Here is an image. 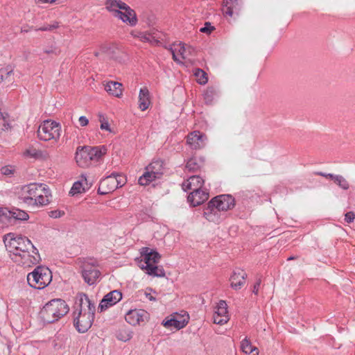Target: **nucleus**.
Instances as JSON below:
<instances>
[{
	"instance_id": "1",
	"label": "nucleus",
	"mask_w": 355,
	"mask_h": 355,
	"mask_svg": "<svg viewBox=\"0 0 355 355\" xmlns=\"http://www.w3.org/2000/svg\"><path fill=\"white\" fill-rule=\"evenodd\" d=\"M18 198L28 205L43 206L50 202L51 192L44 184L31 183L20 187Z\"/></svg>"
},
{
	"instance_id": "2",
	"label": "nucleus",
	"mask_w": 355,
	"mask_h": 355,
	"mask_svg": "<svg viewBox=\"0 0 355 355\" xmlns=\"http://www.w3.org/2000/svg\"><path fill=\"white\" fill-rule=\"evenodd\" d=\"M235 206L234 198L231 195H220L212 198L204 211V216L210 222L219 223L220 212L232 209Z\"/></svg>"
},
{
	"instance_id": "3",
	"label": "nucleus",
	"mask_w": 355,
	"mask_h": 355,
	"mask_svg": "<svg viewBox=\"0 0 355 355\" xmlns=\"http://www.w3.org/2000/svg\"><path fill=\"white\" fill-rule=\"evenodd\" d=\"M69 311L65 301L54 299L45 304L40 311V317L44 322L53 323L65 315Z\"/></svg>"
},
{
	"instance_id": "4",
	"label": "nucleus",
	"mask_w": 355,
	"mask_h": 355,
	"mask_svg": "<svg viewBox=\"0 0 355 355\" xmlns=\"http://www.w3.org/2000/svg\"><path fill=\"white\" fill-rule=\"evenodd\" d=\"M3 241L8 252L18 257L25 250L33 249V244L26 236L15 233H8L3 236Z\"/></svg>"
},
{
	"instance_id": "5",
	"label": "nucleus",
	"mask_w": 355,
	"mask_h": 355,
	"mask_svg": "<svg viewBox=\"0 0 355 355\" xmlns=\"http://www.w3.org/2000/svg\"><path fill=\"white\" fill-rule=\"evenodd\" d=\"M52 280L51 271L46 267L37 266L27 275V282L30 286L42 289L47 286Z\"/></svg>"
},
{
	"instance_id": "6",
	"label": "nucleus",
	"mask_w": 355,
	"mask_h": 355,
	"mask_svg": "<svg viewBox=\"0 0 355 355\" xmlns=\"http://www.w3.org/2000/svg\"><path fill=\"white\" fill-rule=\"evenodd\" d=\"M61 127L54 121H44L37 130V137L45 141L53 139L58 141L60 137Z\"/></svg>"
},
{
	"instance_id": "7",
	"label": "nucleus",
	"mask_w": 355,
	"mask_h": 355,
	"mask_svg": "<svg viewBox=\"0 0 355 355\" xmlns=\"http://www.w3.org/2000/svg\"><path fill=\"white\" fill-rule=\"evenodd\" d=\"M81 275L85 283L92 286L99 279L101 272L98 269V263L96 260L88 259L81 262Z\"/></svg>"
},
{
	"instance_id": "8",
	"label": "nucleus",
	"mask_w": 355,
	"mask_h": 355,
	"mask_svg": "<svg viewBox=\"0 0 355 355\" xmlns=\"http://www.w3.org/2000/svg\"><path fill=\"white\" fill-rule=\"evenodd\" d=\"M95 313H81L79 315L77 311H73V324L76 329L81 333L86 332L92 325Z\"/></svg>"
},
{
	"instance_id": "9",
	"label": "nucleus",
	"mask_w": 355,
	"mask_h": 355,
	"mask_svg": "<svg viewBox=\"0 0 355 355\" xmlns=\"http://www.w3.org/2000/svg\"><path fill=\"white\" fill-rule=\"evenodd\" d=\"M76 306L75 311H77L79 315H81V313H87L88 311L95 313L96 311L94 303L90 300L87 294L83 293L77 295Z\"/></svg>"
},
{
	"instance_id": "10",
	"label": "nucleus",
	"mask_w": 355,
	"mask_h": 355,
	"mask_svg": "<svg viewBox=\"0 0 355 355\" xmlns=\"http://www.w3.org/2000/svg\"><path fill=\"white\" fill-rule=\"evenodd\" d=\"M21 264L25 267H31L39 263L41 260L38 250L33 245V249L25 250L18 256Z\"/></svg>"
},
{
	"instance_id": "11",
	"label": "nucleus",
	"mask_w": 355,
	"mask_h": 355,
	"mask_svg": "<svg viewBox=\"0 0 355 355\" xmlns=\"http://www.w3.org/2000/svg\"><path fill=\"white\" fill-rule=\"evenodd\" d=\"M149 314L147 311L144 309H135L129 311L125 316V319L128 323L131 325H140L145 323L148 320Z\"/></svg>"
},
{
	"instance_id": "12",
	"label": "nucleus",
	"mask_w": 355,
	"mask_h": 355,
	"mask_svg": "<svg viewBox=\"0 0 355 355\" xmlns=\"http://www.w3.org/2000/svg\"><path fill=\"white\" fill-rule=\"evenodd\" d=\"M121 299L122 293L118 290H114L103 297L98 305V309L102 312L116 304Z\"/></svg>"
},
{
	"instance_id": "13",
	"label": "nucleus",
	"mask_w": 355,
	"mask_h": 355,
	"mask_svg": "<svg viewBox=\"0 0 355 355\" xmlns=\"http://www.w3.org/2000/svg\"><path fill=\"white\" fill-rule=\"evenodd\" d=\"M143 258L139 262V266L142 269V265H155L159 263L161 255L155 250H150L148 248H143L141 252Z\"/></svg>"
},
{
	"instance_id": "14",
	"label": "nucleus",
	"mask_w": 355,
	"mask_h": 355,
	"mask_svg": "<svg viewBox=\"0 0 355 355\" xmlns=\"http://www.w3.org/2000/svg\"><path fill=\"white\" fill-rule=\"evenodd\" d=\"M207 136L200 131H193L187 136L188 145L195 150L202 148L206 145Z\"/></svg>"
},
{
	"instance_id": "15",
	"label": "nucleus",
	"mask_w": 355,
	"mask_h": 355,
	"mask_svg": "<svg viewBox=\"0 0 355 355\" xmlns=\"http://www.w3.org/2000/svg\"><path fill=\"white\" fill-rule=\"evenodd\" d=\"M114 179V174L107 175L105 178L103 179L99 184L98 193L101 195H105L112 192L117 189V184Z\"/></svg>"
},
{
	"instance_id": "16",
	"label": "nucleus",
	"mask_w": 355,
	"mask_h": 355,
	"mask_svg": "<svg viewBox=\"0 0 355 355\" xmlns=\"http://www.w3.org/2000/svg\"><path fill=\"white\" fill-rule=\"evenodd\" d=\"M126 7L127 9H122L116 12L114 17L133 26L137 21L136 13L129 6L127 5Z\"/></svg>"
},
{
	"instance_id": "17",
	"label": "nucleus",
	"mask_w": 355,
	"mask_h": 355,
	"mask_svg": "<svg viewBox=\"0 0 355 355\" xmlns=\"http://www.w3.org/2000/svg\"><path fill=\"white\" fill-rule=\"evenodd\" d=\"M247 277L246 272L240 268L234 270L230 277L231 286L235 290L240 289L245 284Z\"/></svg>"
},
{
	"instance_id": "18",
	"label": "nucleus",
	"mask_w": 355,
	"mask_h": 355,
	"mask_svg": "<svg viewBox=\"0 0 355 355\" xmlns=\"http://www.w3.org/2000/svg\"><path fill=\"white\" fill-rule=\"evenodd\" d=\"M204 184V180L198 175L191 176L187 181L182 183V189L185 191L192 190V191H200Z\"/></svg>"
},
{
	"instance_id": "19",
	"label": "nucleus",
	"mask_w": 355,
	"mask_h": 355,
	"mask_svg": "<svg viewBox=\"0 0 355 355\" xmlns=\"http://www.w3.org/2000/svg\"><path fill=\"white\" fill-rule=\"evenodd\" d=\"M86 149H85L84 146H78L76 149L75 159L77 164L82 168L89 167L92 162L89 159V156L87 153Z\"/></svg>"
},
{
	"instance_id": "20",
	"label": "nucleus",
	"mask_w": 355,
	"mask_h": 355,
	"mask_svg": "<svg viewBox=\"0 0 355 355\" xmlns=\"http://www.w3.org/2000/svg\"><path fill=\"white\" fill-rule=\"evenodd\" d=\"M208 198L209 193L206 191L200 190L191 192L187 199L193 207H196L205 202Z\"/></svg>"
},
{
	"instance_id": "21",
	"label": "nucleus",
	"mask_w": 355,
	"mask_h": 355,
	"mask_svg": "<svg viewBox=\"0 0 355 355\" xmlns=\"http://www.w3.org/2000/svg\"><path fill=\"white\" fill-rule=\"evenodd\" d=\"M85 149L87 150V153L88 155L90 157L89 159L91 162H98L101 157L106 153L107 148L105 146H85Z\"/></svg>"
},
{
	"instance_id": "22",
	"label": "nucleus",
	"mask_w": 355,
	"mask_h": 355,
	"mask_svg": "<svg viewBox=\"0 0 355 355\" xmlns=\"http://www.w3.org/2000/svg\"><path fill=\"white\" fill-rule=\"evenodd\" d=\"M105 5L106 9L112 12L114 17L116 12L122 9H127V4L121 0H105Z\"/></svg>"
},
{
	"instance_id": "23",
	"label": "nucleus",
	"mask_w": 355,
	"mask_h": 355,
	"mask_svg": "<svg viewBox=\"0 0 355 355\" xmlns=\"http://www.w3.org/2000/svg\"><path fill=\"white\" fill-rule=\"evenodd\" d=\"M150 94L147 87L141 88L139 94V107L141 110H146L150 105Z\"/></svg>"
},
{
	"instance_id": "24",
	"label": "nucleus",
	"mask_w": 355,
	"mask_h": 355,
	"mask_svg": "<svg viewBox=\"0 0 355 355\" xmlns=\"http://www.w3.org/2000/svg\"><path fill=\"white\" fill-rule=\"evenodd\" d=\"M122 87V84L119 82L110 81L105 85V89L114 96L121 97L123 92Z\"/></svg>"
},
{
	"instance_id": "25",
	"label": "nucleus",
	"mask_w": 355,
	"mask_h": 355,
	"mask_svg": "<svg viewBox=\"0 0 355 355\" xmlns=\"http://www.w3.org/2000/svg\"><path fill=\"white\" fill-rule=\"evenodd\" d=\"M14 81V71L11 66L0 69V83H10Z\"/></svg>"
},
{
	"instance_id": "26",
	"label": "nucleus",
	"mask_w": 355,
	"mask_h": 355,
	"mask_svg": "<svg viewBox=\"0 0 355 355\" xmlns=\"http://www.w3.org/2000/svg\"><path fill=\"white\" fill-rule=\"evenodd\" d=\"M139 37L142 42H149L152 45H158L160 43L159 33L157 32L141 33Z\"/></svg>"
},
{
	"instance_id": "27",
	"label": "nucleus",
	"mask_w": 355,
	"mask_h": 355,
	"mask_svg": "<svg viewBox=\"0 0 355 355\" xmlns=\"http://www.w3.org/2000/svg\"><path fill=\"white\" fill-rule=\"evenodd\" d=\"M142 270H146V273L157 277H165V271L162 267H159L155 265H142Z\"/></svg>"
},
{
	"instance_id": "28",
	"label": "nucleus",
	"mask_w": 355,
	"mask_h": 355,
	"mask_svg": "<svg viewBox=\"0 0 355 355\" xmlns=\"http://www.w3.org/2000/svg\"><path fill=\"white\" fill-rule=\"evenodd\" d=\"M146 170H148L153 174H155L157 178H159L163 174L164 167L163 162L162 160L153 161L148 166Z\"/></svg>"
},
{
	"instance_id": "29",
	"label": "nucleus",
	"mask_w": 355,
	"mask_h": 355,
	"mask_svg": "<svg viewBox=\"0 0 355 355\" xmlns=\"http://www.w3.org/2000/svg\"><path fill=\"white\" fill-rule=\"evenodd\" d=\"M189 322V315H187V318L182 320H178L177 318H171L166 320L163 323L166 327H173L177 329H180L184 327Z\"/></svg>"
},
{
	"instance_id": "30",
	"label": "nucleus",
	"mask_w": 355,
	"mask_h": 355,
	"mask_svg": "<svg viewBox=\"0 0 355 355\" xmlns=\"http://www.w3.org/2000/svg\"><path fill=\"white\" fill-rule=\"evenodd\" d=\"M241 348L242 351L247 354L257 355L259 349L257 347L252 346L251 342L248 338H245L241 343Z\"/></svg>"
},
{
	"instance_id": "31",
	"label": "nucleus",
	"mask_w": 355,
	"mask_h": 355,
	"mask_svg": "<svg viewBox=\"0 0 355 355\" xmlns=\"http://www.w3.org/2000/svg\"><path fill=\"white\" fill-rule=\"evenodd\" d=\"M217 94L218 91L214 87H208L203 94L205 103L207 105H211Z\"/></svg>"
},
{
	"instance_id": "32",
	"label": "nucleus",
	"mask_w": 355,
	"mask_h": 355,
	"mask_svg": "<svg viewBox=\"0 0 355 355\" xmlns=\"http://www.w3.org/2000/svg\"><path fill=\"white\" fill-rule=\"evenodd\" d=\"M8 217L19 220H26L29 218L28 214L26 211L17 209H12L8 211Z\"/></svg>"
},
{
	"instance_id": "33",
	"label": "nucleus",
	"mask_w": 355,
	"mask_h": 355,
	"mask_svg": "<svg viewBox=\"0 0 355 355\" xmlns=\"http://www.w3.org/2000/svg\"><path fill=\"white\" fill-rule=\"evenodd\" d=\"M155 179H158L155 174L150 171L146 170V172L139 178L138 182L140 185H148Z\"/></svg>"
},
{
	"instance_id": "34",
	"label": "nucleus",
	"mask_w": 355,
	"mask_h": 355,
	"mask_svg": "<svg viewBox=\"0 0 355 355\" xmlns=\"http://www.w3.org/2000/svg\"><path fill=\"white\" fill-rule=\"evenodd\" d=\"M116 337L118 340H121L123 342H126L130 340L132 337V332L130 331L126 328L119 329L116 332Z\"/></svg>"
},
{
	"instance_id": "35",
	"label": "nucleus",
	"mask_w": 355,
	"mask_h": 355,
	"mask_svg": "<svg viewBox=\"0 0 355 355\" xmlns=\"http://www.w3.org/2000/svg\"><path fill=\"white\" fill-rule=\"evenodd\" d=\"M216 309V310L215 311L214 313L217 314L219 316H222L223 318H224V317L229 318L228 314H227L228 313L227 305V303L225 302V301L220 300L218 302Z\"/></svg>"
},
{
	"instance_id": "36",
	"label": "nucleus",
	"mask_w": 355,
	"mask_h": 355,
	"mask_svg": "<svg viewBox=\"0 0 355 355\" xmlns=\"http://www.w3.org/2000/svg\"><path fill=\"white\" fill-rule=\"evenodd\" d=\"M334 182L341 189L347 190L349 188V184L347 180L342 175H336Z\"/></svg>"
},
{
	"instance_id": "37",
	"label": "nucleus",
	"mask_w": 355,
	"mask_h": 355,
	"mask_svg": "<svg viewBox=\"0 0 355 355\" xmlns=\"http://www.w3.org/2000/svg\"><path fill=\"white\" fill-rule=\"evenodd\" d=\"M194 75L197 78V82L199 84L205 85L207 83V73L203 70L200 69H196Z\"/></svg>"
},
{
	"instance_id": "38",
	"label": "nucleus",
	"mask_w": 355,
	"mask_h": 355,
	"mask_svg": "<svg viewBox=\"0 0 355 355\" xmlns=\"http://www.w3.org/2000/svg\"><path fill=\"white\" fill-rule=\"evenodd\" d=\"M8 118L9 116L7 113L2 112L0 110V126L2 130H7L10 128Z\"/></svg>"
},
{
	"instance_id": "39",
	"label": "nucleus",
	"mask_w": 355,
	"mask_h": 355,
	"mask_svg": "<svg viewBox=\"0 0 355 355\" xmlns=\"http://www.w3.org/2000/svg\"><path fill=\"white\" fill-rule=\"evenodd\" d=\"M186 168L188 171L194 172L200 168V164L197 159L194 157L189 159L186 164Z\"/></svg>"
},
{
	"instance_id": "40",
	"label": "nucleus",
	"mask_w": 355,
	"mask_h": 355,
	"mask_svg": "<svg viewBox=\"0 0 355 355\" xmlns=\"http://www.w3.org/2000/svg\"><path fill=\"white\" fill-rule=\"evenodd\" d=\"M25 154L35 159L43 158V152L34 148H28Z\"/></svg>"
},
{
	"instance_id": "41",
	"label": "nucleus",
	"mask_w": 355,
	"mask_h": 355,
	"mask_svg": "<svg viewBox=\"0 0 355 355\" xmlns=\"http://www.w3.org/2000/svg\"><path fill=\"white\" fill-rule=\"evenodd\" d=\"M85 191V189L83 187L82 182L80 181H78V182H76L73 184L69 193L72 196H74L75 194H77V193H81L82 192H83Z\"/></svg>"
},
{
	"instance_id": "42",
	"label": "nucleus",
	"mask_w": 355,
	"mask_h": 355,
	"mask_svg": "<svg viewBox=\"0 0 355 355\" xmlns=\"http://www.w3.org/2000/svg\"><path fill=\"white\" fill-rule=\"evenodd\" d=\"M223 3L231 5L235 12H238L241 7V0H223Z\"/></svg>"
},
{
	"instance_id": "43",
	"label": "nucleus",
	"mask_w": 355,
	"mask_h": 355,
	"mask_svg": "<svg viewBox=\"0 0 355 355\" xmlns=\"http://www.w3.org/2000/svg\"><path fill=\"white\" fill-rule=\"evenodd\" d=\"M101 49L102 52L108 54L112 58H114V54L115 53V51L117 50L116 47L108 45L102 46Z\"/></svg>"
},
{
	"instance_id": "44",
	"label": "nucleus",
	"mask_w": 355,
	"mask_h": 355,
	"mask_svg": "<svg viewBox=\"0 0 355 355\" xmlns=\"http://www.w3.org/2000/svg\"><path fill=\"white\" fill-rule=\"evenodd\" d=\"M114 174V179L116 180V183L117 184V188L121 187L125 182V178L119 173H112Z\"/></svg>"
},
{
	"instance_id": "45",
	"label": "nucleus",
	"mask_w": 355,
	"mask_h": 355,
	"mask_svg": "<svg viewBox=\"0 0 355 355\" xmlns=\"http://www.w3.org/2000/svg\"><path fill=\"white\" fill-rule=\"evenodd\" d=\"M213 320H214V322L215 324H223L227 322V321L229 320V318H227V317L223 318L222 316H219L217 314L214 313V316H213Z\"/></svg>"
},
{
	"instance_id": "46",
	"label": "nucleus",
	"mask_w": 355,
	"mask_h": 355,
	"mask_svg": "<svg viewBox=\"0 0 355 355\" xmlns=\"http://www.w3.org/2000/svg\"><path fill=\"white\" fill-rule=\"evenodd\" d=\"M223 12L224 15L232 17L235 10L232 8L231 5L230 6V4L223 3Z\"/></svg>"
},
{
	"instance_id": "47",
	"label": "nucleus",
	"mask_w": 355,
	"mask_h": 355,
	"mask_svg": "<svg viewBox=\"0 0 355 355\" xmlns=\"http://www.w3.org/2000/svg\"><path fill=\"white\" fill-rule=\"evenodd\" d=\"M178 55L182 58V59H186L187 58V49H186L184 44H180L178 45Z\"/></svg>"
},
{
	"instance_id": "48",
	"label": "nucleus",
	"mask_w": 355,
	"mask_h": 355,
	"mask_svg": "<svg viewBox=\"0 0 355 355\" xmlns=\"http://www.w3.org/2000/svg\"><path fill=\"white\" fill-rule=\"evenodd\" d=\"M1 172L4 175H10L13 174L14 169L12 168V166H5L1 168Z\"/></svg>"
},
{
	"instance_id": "49",
	"label": "nucleus",
	"mask_w": 355,
	"mask_h": 355,
	"mask_svg": "<svg viewBox=\"0 0 355 355\" xmlns=\"http://www.w3.org/2000/svg\"><path fill=\"white\" fill-rule=\"evenodd\" d=\"M214 29V27L212 26L209 22H206L205 26L201 28L200 31L202 33H210Z\"/></svg>"
},
{
	"instance_id": "50",
	"label": "nucleus",
	"mask_w": 355,
	"mask_h": 355,
	"mask_svg": "<svg viewBox=\"0 0 355 355\" xmlns=\"http://www.w3.org/2000/svg\"><path fill=\"white\" fill-rule=\"evenodd\" d=\"M354 218H355V214L353 211H349V212L346 213L345 215V220L347 223H350L353 222V220H354Z\"/></svg>"
},
{
	"instance_id": "51",
	"label": "nucleus",
	"mask_w": 355,
	"mask_h": 355,
	"mask_svg": "<svg viewBox=\"0 0 355 355\" xmlns=\"http://www.w3.org/2000/svg\"><path fill=\"white\" fill-rule=\"evenodd\" d=\"M64 214V212L63 211H61L60 210H55V211H51L50 213H49V216L51 217V218H60L61 216H62Z\"/></svg>"
},
{
	"instance_id": "52",
	"label": "nucleus",
	"mask_w": 355,
	"mask_h": 355,
	"mask_svg": "<svg viewBox=\"0 0 355 355\" xmlns=\"http://www.w3.org/2000/svg\"><path fill=\"white\" fill-rule=\"evenodd\" d=\"M8 211H10L7 209L0 207V221L3 220L4 216L8 217Z\"/></svg>"
},
{
	"instance_id": "53",
	"label": "nucleus",
	"mask_w": 355,
	"mask_h": 355,
	"mask_svg": "<svg viewBox=\"0 0 355 355\" xmlns=\"http://www.w3.org/2000/svg\"><path fill=\"white\" fill-rule=\"evenodd\" d=\"M316 174L318 175L327 178H329V179H331L332 180H334L335 176H336V175H334L332 173H323V172H318V173H316Z\"/></svg>"
},
{
	"instance_id": "54",
	"label": "nucleus",
	"mask_w": 355,
	"mask_h": 355,
	"mask_svg": "<svg viewBox=\"0 0 355 355\" xmlns=\"http://www.w3.org/2000/svg\"><path fill=\"white\" fill-rule=\"evenodd\" d=\"M79 122L81 126H86L89 123V120L85 116H81L79 117Z\"/></svg>"
},
{
	"instance_id": "55",
	"label": "nucleus",
	"mask_w": 355,
	"mask_h": 355,
	"mask_svg": "<svg viewBox=\"0 0 355 355\" xmlns=\"http://www.w3.org/2000/svg\"><path fill=\"white\" fill-rule=\"evenodd\" d=\"M101 128L102 130H105L109 132H111V129L110 128V125L107 121H102L101 124Z\"/></svg>"
},
{
	"instance_id": "56",
	"label": "nucleus",
	"mask_w": 355,
	"mask_h": 355,
	"mask_svg": "<svg viewBox=\"0 0 355 355\" xmlns=\"http://www.w3.org/2000/svg\"><path fill=\"white\" fill-rule=\"evenodd\" d=\"M177 50L178 49L176 48H175L174 49H171L173 60L178 62H180V59L178 58V55L176 54Z\"/></svg>"
},
{
	"instance_id": "57",
	"label": "nucleus",
	"mask_w": 355,
	"mask_h": 355,
	"mask_svg": "<svg viewBox=\"0 0 355 355\" xmlns=\"http://www.w3.org/2000/svg\"><path fill=\"white\" fill-rule=\"evenodd\" d=\"M260 284H261V280H260V279H259V280L255 283V284L254 285L252 292H253L255 295H257V294L258 293L259 288Z\"/></svg>"
},
{
	"instance_id": "58",
	"label": "nucleus",
	"mask_w": 355,
	"mask_h": 355,
	"mask_svg": "<svg viewBox=\"0 0 355 355\" xmlns=\"http://www.w3.org/2000/svg\"><path fill=\"white\" fill-rule=\"evenodd\" d=\"M37 30L42 31H51V28H49V25L42 26Z\"/></svg>"
},
{
	"instance_id": "59",
	"label": "nucleus",
	"mask_w": 355,
	"mask_h": 355,
	"mask_svg": "<svg viewBox=\"0 0 355 355\" xmlns=\"http://www.w3.org/2000/svg\"><path fill=\"white\" fill-rule=\"evenodd\" d=\"M58 27V23L55 22L51 25H49V28H51V31Z\"/></svg>"
},
{
	"instance_id": "60",
	"label": "nucleus",
	"mask_w": 355,
	"mask_h": 355,
	"mask_svg": "<svg viewBox=\"0 0 355 355\" xmlns=\"http://www.w3.org/2000/svg\"><path fill=\"white\" fill-rule=\"evenodd\" d=\"M21 31L23 33H27L29 31V29L28 28V26H24L21 27Z\"/></svg>"
},
{
	"instance_id": "61",
	"label": "nucleus",
	"mask_w": 355,
	"mask_h": 355,
	"mask_svg": "<svg viewBox=\"0 0 355 355\" xmlns=\"http://www.w3.org/2000/svg\"><path fill=\"white\" fill-rule=\"evenodd\" d=\"M57 0H38V1L42 2V3H53L55 2Z\"/></svg>"
},
{
	"instance_id": "62",
	"label": "nucleus",
	"mask_w": 355,
	"mask_h": 355,
	"mask_svg": "<svg viewBox=\"0 0 355 355\" xmlns=\"http://www.w3.org/2000/svg\"><path fill=\"white\" fill-rule=\"evenodd\" d=\"M146 295L150 301L156 300L155 297H153L150 294H147Z\"/></svg>"
},
{
	"instance_id": "63",
	"label": "nucleus",
	"mask_w": 355,
	"mask_h": 355,
	"mask_svg": "<svg viewBox=\"0 0 355 355\" xmlns=\"http://www.w3.org/2000/svg\"><path fill=\"white\" fill-rule=\"evenodd\" d=\"M44 52H45L46 53H48V54H49V53H52V52H53V51H52V50H46V51H44Z\"/></svg>"
},
{
	"instance_id": "64",
	"label": "nucleus",
	"mask_w": 355,
	"mask_h": 355,
	"mask_svg": "<svg viewBox=\"0 0 355 355\" xmlns=\"http://www.w3.org/2000/svg\"><path fill=\"white\" fill-rule=\"evenodd\" d=\"M295 258L293 257H290L289 258H288V260H292V259H294Z\"/></svg>"
}]
</instances>
